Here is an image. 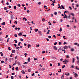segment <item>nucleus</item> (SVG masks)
Wrapping results in <instances>:
<instances>
[{
    "mask_svg": "<svg viewBox=\"0 0 79 79\" xmlns=\"http://www.w3.org/2000/svg\"><path fill=\"white\" fill-rule=\"evenodd\" d=\"M42 21H43V22L45 21V19H44V18H43L42 19Z\"/></svg>",
    "mask_w": 79,
    "mask_h": 79,
    "instance_id": "nucleus-41",
    "label": "nucleus"
},
{
    "mask_svg": "<svg viewBox=\"0 0 79 79\" xmlns=\"http://www.w3.org/2000/svg\"><path fill=\"white\" fill-rule=\"evenodd\" d=\"M77 64H78V65L79 64V60H78L77 62Z\"/></svg>",
    "mask_w": 79,
    "mask_h": 79,
    "instance_id": "nucleus-33",
    "label": "nucleus"
},
{
    "mask_svg": "<svg viewBox=\"0 0 79 79\" xmlns=\"http://www.w3.org/2000/svg\"><path fill=\"white\" fill-rule=\"evenodd\" d=\"M27 47L28 48H29V47H31V45L30 44H28Z\"/></svg>",
    "mask_w": 79,
    "mask_h": 79,
    "instance_id": "nucleus-19",
    "label": "nucleus"
},
{
    "mask_svg": "<svg viewBox=\"0 0 79 79\" xmlns=\"http://www.w3.org/2000/svg\"><path fill=\"white\" fill-rule=\"evenodd\" d=\"M15 37H17V34H15Z\"/></svg>",
    "mask_w": 79,
    "mask_h": 79,
    "instance_id": "nucleus-37",
    "label": "nucleus"
},
{
    "mask_svg": "<svg viewBox=\"0 0 79 79\" xmlns=\"http://www.w3.org/2000/svg\"><path fill=\"white\" fill-rule=\"evenodd\" d=\"M65 75L66 76H69V73H65Z\"/></svg>",
    "mask_w": 79,
    "mask_h": 79,
    "instance_id": "nucleus-7",
    "label": "nucleus"
},
{
    "mask_svg": "<svg viewBox=\"0 0 79 79\" xmlns=\"http://www.w3.org/2000/svg\"><path fill=\"white\" fill-rule=\"evenodd\" d=\"M14 10H16V6H14Z\"/></svg>",
    "mask_w": 79,
    "mask_h": 79,
    "instance_id": "nucleus-18",
    "label": "nucleus"
},
{
    "mask_svg": "<svg viewBox=\"0 0 79 79\" xmlns=\"http://www.w3.org/2000/svg\"><path fill=\"white\" fill-rule=\"evenodd\" d=\"M64 67H65V65H64L62 67V69H63L64 68Z\"/></svg>",
    "mask_w": 79,
    "mask_h": 79,
    "instance_id": "nucleus-28",
    "label": "nucleus"
},
{
    "mask_svg": "<svg viewBox=\"0 0 79 79\" xmlns=\"http://www.w3.org/2000/svg\"><path fill=\"white\" fill-rule=\"evenodd\" d=\"M74 44L75 45H77V43H75Z\"/></svg>",
    "mask_w": 79,
    "mask_h": 79,
    "instance_id": "nucleus-45",
    "label": "nucleus"
},
{
    "mask_svg": "<svg viewBox=\"0 0 79 79\" xmlns=\"http://www.w3.org/2000/svg\"><path fill=\"white\" fill-rule=\"evenodd\" d=\"M45 51H43V52H42V53L43 54H44V53H45Z\"/></svg>",
    "mask_w": 79,
    "mask_h": 79,
    "instance_id": "nucleus-52",
    "label": "nucleus"
},
{
    "mask_svg": "<svg viewBox=\"0 0 79 79\" xmlns=\"http://www.w3.org/2000/svg\"><path fill=\"white\" fill-rule=\"evenodd\" d=\"M8 60V58H6L5 59V61L6 62Z\"/></svg>",
    "mask_w": 79,
    "mask_h": 79,
    "instance_id": "nucleus-49",
    "label": "nucleus"
},
{
    "mask_svg": "<svg viewBox=\"0 0 79 79\" xmlns=\"http://www.w3.org/2000/svg\"><path fill=\"white\" fill-rule=\"evenodd\" d=\"M76 69H77V70H79V68H77V66H76Z\"/></svg>",
    "mask_w": 79,
    "mask_h": 79,
    "instance_id": "nucleus-15",
    "label": "nucleus"
},
{
    "mask_svg": "<svg viewBox=\"0 0 79 79\" xmlns=\"http://www.w3.org/2000/svg\"><path fill=\"white\" fill-rule=\"evenodd\" d=\"M20 44H21V42H19V43H18V45L19 46H20Z\"/></svg>",
    "mask_w": 79,
    "mask_h": 79,
    "instance_id": "nucleus-29",
    "label": "nucleus"
},
{
    "mask_svg": "<svg viewBox=\"0 0 79 79\" xmlns=\"http://www.w3.org/2000/svg\"><path fill=\"white\" fill-rule=\"evenodd\" d=\"M14 19V17H13V15H11V19Z\"/></svg>",
    "mask_w": 79,
    "mask_h": 79,
    "instance_id": "nucleus-13",
    "label": "nucleus"
},
{
    "mask_svg": "<svg viewBox=\"0 0 79 79\" xmlns=\"http://www.w3.org/2000/svg\"><path fill=\"white\" fill-rule=\"evenodd\" d=\"M73 60L72 62L73 63H74V60H75V59L73 58Z\"/></svg>",
    "mask_w": 79,
    "mask_h": 79,
    "instance_id": "nucleus-9",
    "label": "nucleus"
},
{
    "mask_svg": "<svg viewBox=\"0 0 79 79\" xmlns=\"http://www.w3.org/2000/svg\"><path fill=\"white\" fill-rule=\"evenodd\" d=\"M24 55H25V57H26L27 55V53H25L24 54Z\"/></svg>",
    "mask_w": 79,
    "mask_h": 79,
    "instance_id": "nucleus-22",
    "label": "nucleus"
},
{
    "mask_svg": "<svg viewBox=\"0 0 79 79\" xmlns=\"http://www.w3.org/2000/svg\"><path fill=\"white\" fill-rule=\"evenodd\" d=\"M27 61H28L29 62H30V61H31V58H30V57H29Z\"/></svg>",
    "mask_w": 79,
    "mask_h": 79,
    "instance_id": "nucleus-8",
    "label": "nucleus"
},
{
    "mask_svg": "<svg viewBox=\"0 0 79 79\" xmlns=\"http://www.w3.org/2000/svg\"><path fill=\"white\" fill-rule=\"evenodd\" d=\"M71 15H72V16H74V13H72L71 14Z\"/></svg>",
    "mask_w": 79,
    "mask_h": 79,
    "instance_id": "nucleus-43",
    "label": "nucleus"
},
{
    "mask_svg": "<svg viewBox=\"0 0 79 79\" xmlns=\"http://www.w3.org/2000/svg\"><path fill=\"white\" fill-rule=\"evenodd\" d=\"M38 32L40 33V35H42V34H41V31H38Z\"/></svg>",
    "mask_w": 79,
    "mask_h": 79,
    "instance_id": "nucleus-17",
    "label": "nucleus"
},
{
    "mask_svg": "<svg viewBox=\"0 0 79 79\" xmlns=\"http://www.w3.org/2000/svg\"><path fill=\"white\" fill-rule=\"evenodd\" d=\"M58 51L60 53H62V52H63L62 49L61 48V47L59 48Z\"/></svg>",
    "mask_w": 79,
    "mask_h": 79,
    "instance_id": "nucleus-1",
    "label": "nucleus"
},
{
    "mask_svg": "<svg viewBox=\"0 0 79 79\" xmlns=\"http://www.w3.org/2000/svg\"><path fill=\"white\" fill-rule=\"evenodd\" d=\"M19 78H20V79H21V76L19 75Z\"/></svg>",
    "mask_w": 79,
    "mask_h": 79,
    "instance_id": "nucleus-62",
    "label": "nucleus"
},
{
    "mask_svg": "<svg viewBox=\"0 0 79 79\" xmlns=\"http://www.w3.org/2000/svg\"><path fill=\"white\" fill-rule=\"evenodd\" d=\"M59 45H61V42H59Z\"/></svg>",
    "mask_w": 79,
    "mask_h": 79,
    "instance_id": "nucleus-60",
    "label": "nucleus"
},
{
    "mask_svg": "<svg viewBox=\"0 0 79 79\" xmlns=\"http://www.w3.org/2000/svg\"><path fill=\"white\" fill-rule=\"evenodd\" d=\"M38 31V29H35V32H37Z\"/></svg>",
    "mask_w": 79,
    "mask_h": 79,
    "instance_id": "nucleus-55",
    "label": "nucleus"
},
{
    "mask_svg": "<svg viewBox=\"0 0 79 79\" xmlns=\"http://www.w3.org/2000/svg\"><path fill=\"white\" fill-rule=\"evenodd\" d=\"M71 51H72V52H74V49L72 48L71 49Z\"/></svg>",
    "mask_w": 79,
    "mask_h": 79,
    "instance_id": "nucleus-46",
    "label": "nucleus"
},
{
    "mask_svg": "<svg viewBox=\"0 0 79 79\" xmlns=\"http://www.w3.org/2000/svg\"><path fill=\"white\" fill-rule=\"evenodd\" d=\"M9 39H10V38H8L7 39V42H8V41H9Z\"/></svg>",
    "mask_w": 79,
    "mask_h": 79,
    "instance_id": "nucleus-31",
    "label": "nucleus"
},
{
    "mask_svg": "<svg viewBox=\"0 0 79 79\" xmlns=\"http://www.w3.org/2000/svg\"><path fill=\"white\" fill-rule=\"evenodd\" d=\"M8 37V35H6L5 38H7V37Z\"/></svg>",
    "mask_w": 79,
    "mask_h": 79,
    "instance_id": "nucleus-53",
    "label": "nucleus"
},
{
    "mask_svg": "<svg viewBox=\"0 0 79 79\" xmlns=\"http://www.w3.org/2000/svg\"><path fill=\"white\" fill-rule=\"evenodd\" d=\"M28 72H31V70L30 69H28Z\"/></svg>",
    "mask_w": 79,
    "mask_h": 79,
    "instance_id": "nucleus-58",
    "label": "nucleus"
},
{
    "mask_svg": "<svg viewBox=\"0 0 79 79\" xmlns=\"http://www.w3.org/2000/svg\"><path fill=\"white\" fill-rule=\"evenodd\" d=\"M51 36L50 35H49L48 36V38H49V39H50L51 38Z\"/></svg>",
    "mask_w": 79,
    "mask_h": 79,
    "instance_id": "nucleus-64",
    "label": "nucleus"
},
{
    "mask_svg": "<svg viewBox=\"0 0 79 79\" xmlns=\"http://www.w3.org/2000/svg\"><path fill=\"white\" fill-rule=\"evenodd\" d=\"M57 44V42H56L54 43V45H56Z\"/></svg>",
    "mask_w": 79,
    "mask_h": 79,
    "instance_id": "nucleus-30",
    "label": "nucleus"
},
{
    "mask_svg": "<svg viewBox=\"0 0 79 79\" xmlns=\"http://www.w3.org/2000/svg\"><path fill=\"white\" fill-rule=\"evenodd\" d=\"M2 25H5V22H3L2 23Z\"/></svg>",
    "mask_w": 79,
    "mask_h": 79,
    "instance_id": "nucleus-12",
    "label": "nucleus"
},
{
    "mask_svg": "<svg viewBox=\"0 0 79 79\" xmlns=\"http://www.w3.org/2000/svg\"><path fill=\"white\" fill-rule=\"evenodd\" d=\"M17 29H18V31H19V30H21V28H20L19 27L17 28Z\"/></svg>",
    "mask_w": 79,
    "mask_h": 79,
    "instance_id": "nucleus-27",
    "label": "nucleus"
},
{
    "mask_svg": "<svg viewBox=\"0 0 79 79\" xmlns=\"http://www.w3.org/2000/svg\"><path fill=\"white\" fill-rule=\"evenodd\" d=\"M14 23H15V24H18V22H17V21H15V22H14Z\"/></svg>",
    "mask_w": 79,
    "mask_h": 79,
    "instance_id": "nucleus-36",
    "label": "nucleus"
},
{
    "mask_svg": "<svg viewBox=\"0 0 79 79\" xmlns=\"http://www.w3.org/2000/svg\"><path fill=\"white\" fill-rule=\"evenodd\" d=\"M4 10H7V9L6 8V7H4Z\"/></svg>",
    "mask_w": 79,
    "mask_h": 79,
    "instance_id": "nucleus-39",
    "label": "nucleus"
},
{
    "mask_svg": "<svg viewBox=\"0 0 79 79\" xmlns=\"http://www.w3.org/2000/svg\"><path fill=\"white\" fill-rule=\"evenodd\" d=\"M8 49L10 51L11 50V49H10V47H9L8 48Z\"/></svg>",
    "mask_w": 79,
    "mask_h": 79,
    "instance_id": "nucleus-50",
    "label": "nucleus"
},
{
    "mask_svg": "<svg viewBox=\"0 0 79 79\" xmlns=\"http://www.w3.org/2000/svg\"><path fill=\"white\" fill-rule=\"evenodd\" d=\"M1 3H4V2L2 0L1 1Z\"/></svg>",
    "mask_w": 79,
    "mask_h": 79,
    "instance_id": "nucleus-57",
    "label": "nucleus"
},
{
    "mask_svg": "<svg viewBox=\"0 0 79 79\" xmlns=\"http://www.w3.org/2000/svg\"><path fill=\"white\" fill-rule=\"evenodd\" d=\"M57 35H58V36H60V35H61L60 34H57Z\"/></svg>",
    "mask_w": 79,
    "mask_h": 79,
    "instance_id": "nucleus-63",
    "label": "nucleus"
},
{
    "mask_svg": "<svg viewBox=\"0 0 79 79\" xmlns=\"http://www.w3.org/2000/svg\"><path fill=\"white\" fill-rule=\"evenodd\" d=\"M74 75L75 76V77H77L78 76V75H77V74L76 73H75L74 74Z\"/></svg>",
    "mask_w": 79,
    "mask_h": 79,
    "instance_id": "nucleus-5",
    "label": "nucleus"
},
{
    "mask_svg": "<svg viewBox=\"0 0 79 79\" xmlns=\"http://www.w3.org/2000/svg\"><path fill=\"white\" fill-rule=\"evenodd\" d=\"M14 45H15V46L16 47H17V46L16 45V44H14Z\"/></svg>",
    "mask_w": 79,
    "mask_h": 79,
    "instance_id": "nucleus-59",
    "label": "nucleus"
},
{
    "mask_svg": "<svg viewBox=\"0 0 79 79\" xmlns=\"http://www.w3.org/2000/svg\"><path fill=\"white\" fill-rule=\"evenodd\" d=\"M61 7H62V9H64V6H63V5H61Z\"/></svg>",
    "mask_w": 79,
    "mask_h": 79,
    "instance_id": "nucleus-21",
    "label": "nucleus"
},
{
    "mask_svg": "<svg viewBox=\"0 0 79 79\" xmlns=\"http://www.w3.org/2000/svg\"><path fill=\"white\" fill-rule=\"evenodd\" d=\"M0 54L1 56H3V53L2 52H0Z\"/></svg>",
    "mask_w": 79,
    "mask_h": 79,
    "instance_id": "nucleus-10",
    "label": "nucleus"
},
{
    "mask_svg": "<svg viewBox=\"0 0 79 79\" xmlns=\"http://www.w3.org/2000/svg\"><path fill=\"white\" fill-rule=\"evenodd\" d=\"M62 31V28H60L59 30V31L60 32H61Z\"/></svg>",
    "mask_w": 79,
    "mask_h": 79,
    "instance_id": "nucleus-23",
    "label": "nucleus"
},
{
    "mask_svg": "<svg viewBox=\"0 0 79 79\" xmlns=\"http://www.w3.org/2000/svg\"><path fill=\"white\" fill-rule=\"evenodd\" d=\"M4 63V61L3 60H2L1 61V63Z\"/></svg>",
    "mask_w": 79,
    "mask_h": 79,
    "instance_id": "nucleus-51",
    "label": "nucleus"
},
{
    "mask_svg": "<svg viewBox=\"0 0 79 79\" xmlns=\"http://www.w3.org/2000/svg\"><path fill=\"white\" fill-rule=\"evenodd\" d=\"M8 7L9 8H11V6H9Z\"/></svg>",
    "mask_w": 79,
    "mask_h": 79,
    "instance_id": "nucleus-61",
    "label": "nucleus"
},
{
    "mask_svg": "<svg viewBox=\"0 0 79 79\" xmlns=\"http://www.w3.org/2000/svg\"><path fill=\"white\" fill-rule=\"evenodd\" d=\"M61 78H62V79H64V75L62 76Z\"/></svg>",
    "mask_w": 79,
    "mask_h": 79,
    "instance_id": "nucleus-24",
    "label": "nucleus"
},
{
    "mask_svg": "<svg viewBox=\"0 0 79 79\" xmlns=\"http://www.w3.org/2000/svg\"><path fill=\"white\" fill-rule=\"evenodd\" d=\"M23 35V34L22 33H19L18 34V35H19V36H21V35Z\"/></svg>",
    "mask_w": 79,
    "mask_h": 79,
    "instance_id": "nucleus-4",
    "label": "nucleus"
},
{
    "mask_svg": "<svg viewBox=\"0 0 79 79\" xmlns=\"http://www.w3.org/2000/svg\"><path fill=\"white\" fill-rule=\"evenodd\" d=\"M36 47H40V45H39V44H38L37 46H36Z\"/></svg>",
    "mask_w": 79,
    "mask_h": 79,
    "instance_id": "nucleus-48",
    "label": "nucleus"
},
{
    "mask_svg": "<svg viewBox=\"0 0 79 79\" xmlns=\"http://www.w3.org/2000/svg\"><path fill=\"white\" fill-rule=\"evenodd\" d=\"M27 64V62H24V64Z\"/></svg>",
    "mask_w": 79,
    "mask_h": 79,
    "instance_id": "nucleus-38",
    "label": "nucleus"
},
{
    "mask_svg": "<svg viewBox=\"0 0 79 79\" xmlns=\"http://www.w3.org/2000/svg\"><path fill=\"white\" fill-rule=\"evenodd\" d=\"M68 48V46H65L64 47V49L65 50H67Z\"/></svg>",
    "mask_w": 79,
    "mask_h": 79,
    "instance_id": "nucleus-2",
    "label": "nucleus"
},
{
    "mask_svg": "<svg viewBox=\"0 0 79 79\" xmlns=\"http://www.w3.org/2000/svg\"><path fill=\"white\" fill-rule=\"evenodd\" d=\"M18 6L19 7H20V6H21V5L20 4H19L18 5Z\"/></svg>",
    "mask_w": 79,
    "mask_h": 79,
    "instance_id": "nucleus-47",
    "label": "nucleus"
},
{
    "mask_svg": "<svg viewBox=\"0 0 79 79\" xmlns=\"http://www.w3.org/2000/svg\"><path fill=\"white\" fill-rule=\"evenodd\" d=\"M34 60H37V58H34Z\"/></svg>",
    "mask_w": 79,
    "mask_h": 79,
    "instance_id": "nucleus-44",
    "label": "nucleus"
},
{
    "mask_svg": "<svg viewBox=\"0 0 79 79\" xmlns=\"http://www.w3.org/2000/svg\"><path fill=\"white\" fill-rule=\"evenodd\" d=\"M41 69H42V71H44V70H45V68H42Z\"/></svg>",
    "mask_w": 79,
    "mask_h": 79,
    "instance_id": "nucleus-26",
    "label": "nucleus"
},
{
    "mask_svg": "<svg viewBox=\"0 0 79 79\" xmlns=\"http://www.w3.org/2000/svg\"><path fill=\"white\" fill-rule=\"evenodd\" d=\"M66 58H69V55H66Z\"/></svg>",
    "mask_w": 79,
    "mask_h": 79,
    "instance_id": "nucleus-16",
    "label": "nucleus"
},
{
    "mask_svg": "<svg viewBox=\"0 0 79 79\" xmlns=\"http://www.w3.org/2000/svg\"><path fill=\"white\" fill-rule=\"evenodd\" d=\"M21 73L23 74H25V72H24V70H22L21 71Z\"/></svg>",
    "mask_w": 79,
    "mask_h": 79,
    "instance_id": "nucleus-6",
    "label": "nucleus"
},
{
    "mask_svg": "<svg viewBox=\"0 0 79 79\" xmlns=\"http://www.w3.org/2000/svg\"><path fill=\"white\" fill-rule=\"evenodd\" d=\"M53 37L55 38V39H56V36H55V35H53Z\"/></svg>",
    "mask_w": 79,
    "mask_h": 79,
    "instance_id": "nucleus-32",
    "label": "nucleus"
},
{
    "mask_svg": "<svg viewBox=\"0 0 79 79\" xmlns=\"http://www.w3.org/2000/svg\"><path fill=\"white\" fill-rule=\"evenodd\" d=\"M56 14H57V12H55L54 13V15H56Z\"/></svg>",
    "mask_w": 79,
    "mask_h": 79,
    "instance_id": "nucleus-54",
    "label": "nucleus"
},
{
    "mask_svg": "<svg viewBox=\"0 0 79 79\" xmlns=\"http://www.w3.org/2000/svg\"><path fill=\"white\" fill-rule=\"evenodd\" d=\"M10 78L11 79H14V77H13V76H11L10 77Z\"/></svg>",
    "mask_w": 79,
    "mask_h": 79,
    "instance_id": "nucleus-25",
    "label": "nucleus"
},
{
    "mask_svg": "<svg viewBox=\"0 0 79 79\" xmlns=\"http://www.w3.org/2000/svg\"><path fill=\"white\" fill-rule=\"evenodd\" d=\"M51 58H52V59H56V57H55L54 56H51Z\"/></svg>",
    "mask_w": 79,
    "mask_h": 79,
    "instance_id": "nucleus-11",
    "label": "nucleus"
},
{
    "mask_svg": "<svg viewBox=\"0 0 79 79\" xmlns=\"http://www.w3.org/2000/svg\"><path fill=\"white\" fill-rule=\"evenodd\" d=\"M68 60H65V63H68Z\"/></svg>",
    "mask_w": 79,
    "mask_h": 79,
    "instance_id": "nucleus-34",
    "label": "nucleus"
},
{
    "mask_svg": "<svg viewBox=\"0 0 79 79\" xmlns=\"http://www.w3.org/2000/svg\"><path fill=\"white\" fill-rule=\"evenodd\" d=\"M15 69H16V71H18V67H16L15 68Z\"/></svg>",
    "mask_w": 79,
    "mask_h": 79,
    "instance_id": "nucleus-42",
    "label": "nucleus"
},
{
    "mask_svg": "<svg viewBox=\"0 0 79 79\" xmlns=\"http://www.w3.org/2000/svg\"><path fill=\"white\" fill-rule=\"evenodd\" d=\"M50 30H48V32H47V34H49V32H50Z\"/></svg>",
    "mask_w": 79,
    "mask_h": 79,
    "instance_id": "nucleus-20",
    "label": "nucleus"
},
{
    "mask_svg": "<svg viewBox=\"0 0 79 79\" xmlns=\"http://www.w3.org/2000/svg\"><path fill=\"white\" fill-rule=\"evenodd\" d=\"M14 41H15V43H18V40H14Z\"/></svg>",
    "mask_w": 79,
    "mask_h": 79,
    "instance_id": "nucleus-14",
    "label": "nucleus"
},
{
    "mask_svg": "<svg viewBox=\"0 0 79 79\" xmlns=\"http://www.w3.org/2000/svg\"><path fill=\"white\" fill-rule=\"evenodd\" d=\"M65 37H66L65 36H63V38H64V39L65 40L66 39V38H65Z\"/></svg>",
    "mask_w": 79,
    "mask_h": 79,
    "instance_id": "nucleus-35",
    "label": "nucleus"
},
{
    "mask_svg": "<svg viewBox=\"0 0 79 79\" xmlns=\"http://www.w3.org/2000/svg\"><path fill=\"white\" fill-rule=\"evenodd\" d=\"M17 64L18 65H20V63L19 62H17Z\"/></svg>",
    "mask_w": 79,
    "mask_h": 79,
    "instance_id": "nucleus-40",
    "label": "nucleus"
},
{
    "mask_svg": "<svg viewBox=\"0 0 79 79\" xmlns=\"http://www.w3.org/2000/svg\"><path fill=\"white\" fill-rule=\"evenodd\" d=\"M20 40H21V41H23V39H22V38H21L20 39Z\"/></svg>",
    "mask_w": 79,
    "mask_h": 79,
    "instance_id": "nucleus-56",
    "label": "nucleus"
},
{
    "mask_svg": "<svg viewBox=\"0 0 79 79\" xmlns=\"http://www.w3.org/2000/svg\"><path fill=\"white\" fill-rule=\"evenodd\" d=\"M54 49H55V50H58V48H57L56 47V46H54Z\"/></svg>",
    "mask_w": 79,
    "mask_h": 79,
    "instance_id": "nucleus-3",
    "label": "nucleus"
}]
</instances>
